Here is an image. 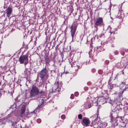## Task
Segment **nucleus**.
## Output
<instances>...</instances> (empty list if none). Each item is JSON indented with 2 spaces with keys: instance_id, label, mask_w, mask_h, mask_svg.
Here are the masks:
<instances>
[{
  "instance_id": "1",
  "label": "nucleus",
  "mask_w": 128,
  "mask_h": 128,
  "mask_svg": "<svg viewBox=\"0 0 128 128\" xmlns=\"http://www.w3.org/2000/svg\"><path fill=\"white\" fill-rule=\"evenodd\" d=\"M123 98L122 96H120L118 95V96L116 98L114 101V102L116 104H117L116 107L115 109H114L111 112V116H110L112 117H113L114 116L115 114H117V111L116 110L117 108H119V109H122L123 107V105L121 104L120 103L121 101H122L123 99Z\"/></svg>"
},
{
  "instance_id": "2",
  "label": "nucleus",
  "mask_w": 128,
  "mask_h": 128,
  "mask_svg": "<svg viewBox=\"0 0 128 128\" xmlns=\"http://www.w3.org/2000/svg\"><path fill=\"white\" fill-rule=\"evenodd\" d=\"M48 98L46 97H45L44 96H43L40 98L39 100V101L40 102H41V104L40 106H38V107L33 111L30 112V115L29 116V114H27V116L29 117L30 116H31V115H34V116H36V114L37 112H38L40 111L39 109L40 108L42 107V104L44 103H45L46 101L48 99Z\"/></svg>"
},
{
  "instance_id": "3",
  "label": "nucleus",
  "mask_w": 128,
  "mask_h": 128,
  "mask_svg": "<svg viewBox=\"0 0 128 128\" xmlns=\"http://www.w3.org/2000/svg\"><path fill=\"white\" fill-rule=\"evenodd\" d=\"M19 61L20 64H24L26 69H30L31 65L30 64H28V56L27 55L21 56L19 58Z\"/></svg>"
},
{
  "instance_id": "4",
  "label": "nucleus",
  "mask_w": 128,
  "mask_h": 128,
  "mask_svg": "<svg viewBox=\"0 0 128 128\" xmlns=\"http://www.w3.org/2000/svg\"><path fill=\"white\" fill-rule=\"evenodd\" d=\"M78 26L76 22H74L71 26L70 29L71 34L72 38V41H74L76 38V30Z\"/></svg>"
},
{
  "instance_id": "5",
  "label": "nucleus",
  "mask_w": 128,
  "mask_h": 128,
  "mask_svg": "<svg viewBox=\"0 0 128 128\" xmlns=\"http://www.w3.org/2000/svg\"><path fill=\"white\" fill-rule=\"evenodd\" d=\"M40 92L39 88L33 85L30 90V98H35Z\"/></svg>"
},
{
  "instance_id": "6",
  "label": "nucleus",
  "mask_w": 128,
  "mask_h": 128,
  "mask_svg": "<svg viewBox=\"0 0 128 128\" xmlns=\"http://www.w3.org/2000/svg\"><path fill=\"white\" fill-rule=\"evenodd\" d=\"M105 92L106 93L103 94V95H102L101 98H99L98 99V100L100 102V104H103L110 99L108 96L107 95L106 92Z\"/></svg>"
},
{
  "instance_id": "7",
  "label": "nucleus",
  "mask_w": 128,
  "mask_h": 128,
  "mask_svg": "<svg viewBox=\"0 0 128 128\" xmlns=\"http://www.w3.org/2000/svg\"><path fill=\"white\" fill-rule=\"evenodd\" d=\"M46 72V69L45 67L43 68L40 72L38 74V76H40L42 80L45 76Z\"/></svg>"
},
{
  "instance_id": "8",
  "label": "nucleus",
  "mask_w": 128,
  "mask_h": 128,
  "mask_svg": "<svg viewBox=\"0 0 128 128\" xmlns=\"http://www.w3.org/2000/svg\"><path fill=\"white\" fill-rule=\"evenodd\" d=\"M82 123L84 126H89L90 121L88 119H84L83 120L82 122Z\"/></svg>"
},
{
  "instance_id": "9",
  "label": "nucleus",
  "mask_w": 128,
  "mask_h": 128,
  "mask_svg": "<svg viewBox=\"0 0 128 128\" xmlns=\"http://www.w3.org/2000/svg\"><path fill=\"white\" fill-rule=\"evenodd\" d=\"M102 19L101 18H99L96 21L95 24L97 26H100L102 23Z\"/></svg>"
},
{
  "instance_id": "10",
  "label": "nucleus",
  "mask_w": 128,
  "mask_h": 128,
  "mask_svg": "<svg viewBox=\"0 0 128 128\" xmlns=\"http://www.w3.org/2000/svg\"><path fill=\"white\" fill-rule=\"evenodd\" d=\"M124 16V13L122 10H120L117 15L118 17L119 18H122Z\"/></svg>"
},
{
  "instance_id": "11",
  "label": "nucleus",
  "mask_w": 128,
  "mask_h": 128,
  "mask_svg": "<svg viewBox=\"0 0 128 128\" xmlns=\"http://www.w3.org/2000/svg\"><path fill=\"white\" fill-rule=\"evenodd\" d=\"M61 84H59L58 83H55L54 86L52 88V90H55L58 88H60L61 87Z\"/></svg>"
},
{
  "instance_id": "12",
  "label": "nucleus",
  "mask_w": 128,
  "mask_h": 128,
  "mask_svg": "<svg viewBox=\"0 0 128 128\" xmlns=\"http://www.w3.org/2000/svg\"><path fill=\"white\" fill-rule=\"evenodd\" d=\"M6 12L7 15H10L12 12V9L11 7H8L6 9Z\"/></svg>"
},
{
  "instance_id": "13",
  "label": "nucleus",
  "mask_w": 128,
  "mask_h": 128,
  "mask_svg": "<svg viewBox=\"0 0 128 128\" xmlns=\"http://www.w3.org/2000/svg\"><path fill=\"white\" fill-rule=\"evenodd\" d=\"M89 126H93L94 128H98L97 124H96L95 123V121H93L91 123Z\"/></svg>"
},
{
  "instance_id": "14",
  "label": "nucleus",
  "mask_w": 128,
  "mask_h": 128,
  "mask_svg": "<svg viewBox=\"0 0 128 128\" xmlns=\"http://www.w3.org/2000/svg\"><path fill=\"white\" fill-rule=\"evenodd\" d=\"M26 108L25 106H22L21 109V114L22 115L23 114L24 112L26 110Z\"/></svg>"
},
{
  "instance_id": "15",
  "label": "nucleus",
  "mask_w": 128,
  "mask_h": 128,
  "mask_svg": "<svg viewBox=\"0 0 128 128\" xmlns=\"http://www.w3.org/2000/svg\"><path fill=\"white\" fill-rule=\"evenodd\" d=\"M45 60L46 64H48L50 62L49 57L47 56H46L45 57Z\"/></svg>"
},
{
  "instance_id": "16",
  "label": "nucleus",
  "mask_w": 128,
  "mask_h": 128,
  "mask_svg": "<svg viewBox=\"0 0 128 128\" xmlns=\"http://www.w3.org/2000/svg\"><path fill=\"white\" fill-rule=\"evenodd\" d=\"M115 38L114 37H110L108 39V40L110 42H114V39Z\"/></svg>"
},
{
  "instance_id": "17",
  "label": "nucleus",
  "mask_w": 128,
  "mask_h": 128,
  "mask_svg": "<svg viewBox=\"0 0 128 128\" xmlns=\"http://www.w3.org/2000/svg\"><path fill=\"white\" fill-rule=\"evenodd\" d=\"M69 61L70 62V64L72 65V66L73 65L72 64L74 63V62H75L73 60L72 58H70L69 59Z\"/></svg>"
},
{
  "instance_id": "18",
  "label": "nucleus",
  "mask_w": 128,
  "mask_h": 128,
  "mask_svg": "<svg viewBox=\"0 0 128 128\" xmlns=\"http://www.w3.org/2000/svg\"><path fill=\"white\" fill-rule=\"evenodd\" d=\"M126 85L125 83L124 82H122L120 85V88H122L123 87H126Z\"/></svg>"
},
{
  "instance_id": "19",
  "label": "nucleus",
  "mask_w": 128,
  "mask_h": 128,
  "mask_svg": "<svg viewBox=\"0 0 128 128\" xmlns=\"http://www.w3.org/2000/svg\"><path fill=\"white\" fill-rule=\"evenodd\" d=\"M0 121L1 122V124H5L6 121V119H4L0 120Z\"/></svg>"
},
{
  "instance_id": "20",
  "label": "nucleus",
  "mask_w": 128,
  "mask_h": 128,
  "mask_svg": "<svg viewBox=\"0 0 128 128\" xmlns=\"http://www.w3.org/2000/svg\"><path fill=\"white\" fill-rule=\"evenodd\" d=\"M63 120H58V122L56 123L57 125L59 126L61 124V122H63Z\"/></svg>"
},
{
  "instance_id": "21",
  "label": "nucleus",
  "mask_w": 128,
  "mask_h": 128,
  "mask_svg": "<svg viewBox=\"0 0 128 128\" xmlns=\"http://www.w3.org/2000/svg\"><path fill=\"white\" fill-rule=\"evenodd\" d=\"M114 85V84H109V88L111 89H112L113 88Z\"/></svg>"
},
{
  "instance_id": "22",
  "label": "nucleus",
  "mask_w": 128,
  "mask_h": 128,
  "mask_svg": "<svg viewBox=\"0 0 128 128\" xmlns=\"http://www.w3.org/2000/svg\"><path fill=\"white\" fill-rule=\"evenodd\" d=\"M101 124H102L103 126H102L103 127H105L107 125V124H106V123L105 122L102 123Z\"/></svg>"
},
{
  "instance_id": "23",
  "label": "nucleus",
  "mask_w": 128,
  "mask_h": 128,
  "mask_svg": "<svg viewBox=\"0 0 128 128\" xmlns=\"http://www.w3.org/2000/svg\"><path fill=\"white\" fill-rule=\"evenodd\" d=\"M93 104H92L90 102L88 104V107L89 108H90L92 106Z\"/></svg>"
},
{
  "instance_id": "24",
  "label": "nucleus",
  "mask_w": 128,
  "mask_h": 128,
  "mask_svg": "<svg viewBox=\"0 0 128 128\" xmlns=\"http://www.w3.org/2000/svg\"><path fill=\"white\" fill-rule=\"evenodd\" d=\"M50 85V82H48V83H46V86L45 87V88L46 89V87L48 86H49Z\"/></svg>"
},
{
  "instance_id": "25",
  "label": "nucleus",
  "mask_w": 128,
  "mask_h": 128,
  "mask_svg": "<svg viewBox=\"0 0 128 128\" xmlns=\"http://www.w3.org/2000/svg\"><path fill=\"white\" fill-rule=\"evenodd\" d=\"M125 89V88H124V89H123V90H122V92H120L119 93V95L120 96H122V95L123 93L124 92V90Z\"/></svg>"
},
{
  "instance_id": "26",
  "label": "nucleus",
  "mask_w": 128,
  "mask_h": 128,
  "mask_svg": "<svg viewBox=\"0 0 128 128\" xmlns=\"http://www.w3.org/2000/svg\"><path fill=\"white\" fill-rule=\"evenodd\" d=\"M66 118L65 116L63 114L61 116V118L63 120H64Z\"/></svg>"
},
{
  "instance_id": "27",
  "label": "nucleus",
  "mask_w": 128,
  "mask_h": 128,
  "mask_svg": "<svg viewBox=\"0 0 128 128\" xmlns=\"http://www.w3.org/2000/svg\"><path fill=\"white\" fill-rule=\"evenodd\" d=\"M125 68H128V60H126V63Z\"/></svg>"
},
{
  "instance_id": "28",
  "label": "nucleus",
  "mask_w": 128,
  "mask_h": 128,
  "mask_svg": "<svg viewBox=\"0 0 128 128\" xmlns=\"http://www.w3.org/2000/svg\"><path fill=\"white\" fill-rule=\"evenodd\" d=\"M37 122L38 123H40L41 122V120L40 118L36 120Z\"/></svg>"
},
{
  "instance_id": "29",
  "label": "nucleus",
  "mask_w": 128,
  "mask_h": 128,
  "mask_svg": "<svg viewBox=\"0 0 128 128\" xmlns=\"http://www.w3.org/2000/svg\"><path fill=\"white\" fill-rule=\"evenodd\" d=\"M78 118L79 119H81L82 118V116L81 114H79L78 116Z\"/></svg>"
},
{
  "instance_id": "30",
  "label": "nucleus",
  "mask_w": 128,
  "mask_h": 128,
  "mask_svg": "<svg viewBox=\"0 0 128 128\" xmlns=\"http://www.w3.org/2000/svg\"><path fill=\"white\" fill-rule=\"evenodd\" d=\"M79 94L78 93V92H76L74 93V95L76 96H77Z\"/></svg>"
},
{
  "instance_id": "31",
  "label": "nucleus",
  "mask_w": 128,
  "mask_h": 128,
  "mask_svg": "<svg viewBox=\"0 0 128 128\" xmlns=\"http://www.w3.org/2000/svg\"><path fill=\"white\" fill-rule=\"evenodd\" d=\"M74 95L73 94H71L70 97V98H71V99H73L74 98Z\"/></svg>"
},
{
  "instance_id": "32",
  "label": "nucleus",
  "mask_w": 128,
  "mask_h": 128,
  "mask_svg": "<svg viewBox=\"0 0 128 128\" xmlns=\"http://www.w3.org/2000/svg\"><path fill=\"white\" fill-rule=\"evenodd\" d=\"M106 64H108L109 62L108 60H106L104 62Z\"/></svg>"
},
{
  "instance_id": "33",
  "label": "nucleus",
  "mask_w": 128,
  "mask_h": 128,
  "mask_svg": "<svg viewBox=\"0 0 128 128\" xmlns=\"http://www.w3.org/2000/svg\"><path fill=\"white\" fill-rule=\"evenodd\" d=\"M98 100H96V102H94V103L95 104V105L96 106L98 105V103L97 102V101Z\"/></svg>"
},
{
  "instance_id": "34",
  "label": "nucleus",
  "mask_w": 128,
  "mask_h": 128,
  "mask_svg": "<svg viewBox=\"0 0 128 128\" xmlns=\"http://www.w3.org/2000/svg\"><path fill=\"white\" fill-rule=\"evenodd\" d=\"M88 87L87 86L84 87V89L85 90H88Z\"/></svg>"
},
{
  "instance_id": "35",
  "label": "nucleus",
  "mask_w": 128,
  "mask_h": 128,
  "mask_svg": "<svg viewBox=\"0 0 128 128\" xmlns=\"http://www.w3.org/2000/svg\"><path fill=\"white\" fill-rule=\"evenodd\" d=\"M76 67L77 68V69H78V68H81L82 67L81 66H78L77 65Z\"/></svg>"
},
{
  "instance_id": "36",
  "label": "nucleus",
  "mask_w": 128,
  "mask_h": 128,
  "mask_svg": "<svg viewBox=\"0 0 128 128\" xmlns=\"http://www.w3.org/2000/svg\"><path fill=\"white\" fill-rule=\"evenodd\" d=\"M121 54L123 56L124 54V52L123 51H121Z\"/></svg>"
},
{
  "instance_id": "37",
  "label": "nucleus",
  "mask_w": 128,
  "mask_h": 128,
  "mask_svg": "<svg viewBox=\"0 0 128 128\" xmlns=\"http://www.w3.org/2000/svg\"><path fill=\"white\" fill-rule=\"evenodd\" d=\"M98 114H95V116H96V117L97 118L98 117Z\"/></svg>"
},
{
  "instance_id": "38",
  "label": "nucleus",
  "mask_w": 128,
  "mask_h": 128,
  "mask_svg": "<svg viewBox=\"0 0 128 128\" xmlns=\"http://www.w3.org/2000/svg\"><path fill=\"white\" fill-rule=\"evenodd\" d=\"M51 72H52V73H55V70H52L51 71H50Z\"/></svg>"
},
{
  "instance_id": "39",
  "label": "nucleus",
  "mask_w": 128,
  "mask_h": 128,
  "mask_svg": "<svg viewBox=\"0 0 128 128\" xmlns=\"http://www.w3.org/2000/svg\"><path fill=\"white\" fill-rule=\"evenodd\" d=\"M78 20H79L80 19V18H82V17H80V16H78Z\"/></svg>"
},
{
  "instance_id": "40",
  "label": "nucleus",
  "mask_w": 128,
  "mask_h": 128,
  "mask_svg": "<svg viewBox=\"0 0 128 128\" xmlns=\"http://www.w3.org/2000/svg\"><path fill=\"white\" fill-rule=\"evenodd\" d=\"M10 92L11 94H12L13 93V91H11V92H10V91H8V93H9Z\"/></svg>"
},
{
  "instance_id": "41",
  "label": "nucleus",
  "mask_w": 128,
  "mask_h": 128,
  "mask_svg": "<svg viewBox=\"0 0 128 128\" xmlns=\"http://www.w3.org/2000/svg\"><path fill=\"white\" fill-rule=\"evenodd\" d=\"M90 60H89V61H88V62H86V64H89V62H90Z\"/></svg>"
},
{
  "instance_id": "42",
  "label": "nucleus",
  "mask_w": 128,
  "mask_h": 128,
  "mask_svg": "<svg viewBox=\"0 0 128 128\" xmlns=\"http://www.w3.org/2000/svg\"><path fill=\"white\" fill-rule=\"evenodd\" d=\"M43 92V91H41L40 92V94H41Z\"/></svg>"
},
{
  "instance_id": "43",
  "label": "nucleus",
  "mask_w": 128,
  "mask_h": 128,
  "mask_svg": "<svg viewBox=\"0 0 128 128\" xmlns=\"http://www.w3.org/2000/svg\"><path fill=\"white\" fill-rule=\"evenodd\" d=\"M111 46L112 47H114V44H112L111 45Z\"/></svg>"
},
{
  "instance_id": "44",
  "label": "nucleus",
  "mask_w": 128,
  "mask_h": 128,
  "mask_svg": "<svg viewBox=\"0 0 128 128\" xmlns=\"http://www.w3.org/2000/svg\"><path fill=\"white\" fill-rule=\"evenodd\" d=\"M112 30H110V33H111V34H112Z\"/></svg>"
},
{
  "instance_id": "45",
  "label": "nucleus",
  "mask_w": 128,
  "mask_h": 128,
  "mask_svg": "<svg viewBox=\"0 0 128 128\" xmlns=\"http://www.w3.org/2000/svg\"><path fill=\"white\" fill-rule=\"evenodd\" d=\"M1 93L0 92V98L1 97Z\"/></svg>"
},
{
  "instance_id": "46",
  "label": "nucleus",
  "mask_w": 128,
  "mask_h": 128,
  "mask_svg": "<svg viewBox=\"0 0 128 128\" xmlns=\"http://www.w3.org/2000/svg\"><path fill=\"white\" fill-rule=\"evenodd\" d=\"M101 36H102L101 35H100L99 36V37H100V38H101Z\"/></svg>"
},
{
  "instance_id": "47",
  "label": "nucleus",
  "mask_w": 128,
  "mask_h": 128,
  "mask_svg": "<svg viewBox=\"0 0 128 128\" xmlns=\"http://www.w3.org/2000/svg\"><path fill=\"white\" fill-rule=\"evenodd\" d=\"M94 60V62H95V61H96V60L95 59V60Z\"/></svg>"
},
{
  "instance_id": "48",
  "label": "nucleus",
  "mask_w": 128,
  "mask_h": 128,
  "mask_svg": "<svg viewBox=\"0 0 128 128\" xmlns=\"http://www.w3.org/2000/svg\"><path fill=\"white\" fill-rule=\"evenodd\" d=\"M97 112H98V110H97Z\"/></svg>"
},
{
  "instance_id": "49",
  "label": "nucleus",
  "mask_w": 128,
  "mask_h": 128,
  "mask_svg": "<svg viewBox=\"0 0 128 128\" xmlns=\"http://www.w3.org/2000/svg\"><path fill=\"white\" fill-rule=\"evenodd\" d=\"M110 80H109V81H108V82L109 83V82H110Z\"/></svg>"
},
{
  "instance_id": "50",
  "label": "nucleus",
  "mask_w": 128,
  "mask_h": 128,
  "mask_svg": "<svg viewBox=\"0 0 128 128\" xmlns=\"http://www.w3.org/2000/svg\"><path fill=\"white\" fill-rule=\"evenodd\" d=\"M96 118H95V119H94V120H95L96 119Z\"/></svg>"
},
{
  "instance_id": "51",
  "label": "nucleus",
  "mask_w": 128,
  "mask_h": 128,
  "mask_svg": "<svg viewBox=\"0 0 128 128\" xmlns=\"http://www.w3.org/2000/svg\"><path fill=\"white\" fill-rule=\"evenodd\" d=\"M103 50H101V51H103Z\"/></svg>"
},
{
  "instance_id": "52",
  "label": "nucleus",
  "mask_w": 128,
  "mask_h": 128,
  "mask_svg": "<svg viewBox=\"0 0 128 128\" xmlns=\"http://www.w3.org/2000/svg\"><path fill=\"white\" fill-rule=\"evenodd\" d=\"M111 120L112 121V119H111Z\"/></svg>"
},
{
  "instance_id": "53",
  "label": "nucleus",
  "mask_w": 128,
  "mask_h": 128,
  "mask_svg": "<svg viewBox=\"0 0 128 128\" xmlns=\"http://www.w3.org/2000/svg\"><path fill=\"white\" fill-rule=\"evenodd\" d=\"M116 52H117V53H118V52L117 51H116Z\"/></svg>"
}]
</instances>
